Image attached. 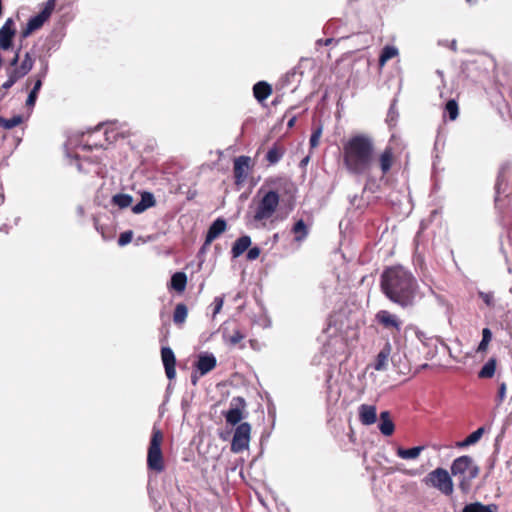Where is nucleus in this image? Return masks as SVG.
<instances>
[{"instance_id": "nucleus-49", "label": "nucleus", "mask_w": 512, "mask_h": 512, "mask_svg": "<svg viewBox=\"0 0 512 512\" xmlns=\"http://www.w3.org/2000/svg\"><path fill=\"white\" fill-rule=\"evenodd\" d=\"M505 396H506V384L504 382H502L499 385V390H498L499 401L502 402L504 400Z\"/></svg>"}, {"instance_id": "nucleus-3", "label": "nucleus", "mask_w": 512, "mask_h": 512, "mask_svg": "<svg viewBox=\"0 0 512 512\" xmlns=\"http://www.w3.org/2000/svg\"><path fill=\"white\" fill-rule=\"evenodd\" d=\"M432 84L436 87L438 97L442 101L441 106L443 107V125L439 127L434 143L435 158L438 159L444 156L446 150V132L444 125L448 114V97L444 70H437L435 72V75L432 77Z\"/></svg>"}, {"instance_id": "nucleus-10", "label": "nucleus", "mask_w": 512, "mask_h": 512, "mask_svg": "<svg viewBox=\"0 0 512 512\" xmlns=\"http://www.w3.org/2000/svg\"><path fill=\"white\" fill-rule=\"evenodd\" d=\"M423 482L429 486L438 489L443 494L448 495V471L443 468H437L430 472Z\"/></svg>"}, {"instance_id": "nucleus-1", "label": "nucleus", "mask_w": 512, "mask_h": 512, "mask_svg": "<svg viewBox=\"0 0 512 512\" xmlns=\"http://www.w3.org/2000/svg\"><path fill=\"white\" fill-rule=\"evenodd\" d=\"M417 282L411 272L401 266L386 269L381 276V289L386 297L401 307L412 305Z\"/></svg>"}, {"instance_id": "nucleus-16", "label": "nucleus", "mask_w": 512, "mask_h": 512, "mask_svg": "<svg viewBox=\"0 0 512 512\" xmlns=\"http://www.w3.org/2000/svg\"><path fill=\"white\" fill-rule=\"evenodd\" d=\"M392 352V345L389 341H386L382 349L377 354L374 363L372 364L373 368L376 371H386L389 364L390 355Z\"/></svg>"}, {"instance_id": "nucleus-27", "label": "nucleus", "mask_w": 512, "mask_h": 512, "mask_svg": "<svg viewBox=\"0 0 512 512\" xmlns=\"http://www.w3.org/2000/svg\"><path fill=\"white\" fill-rule=\"evenodd\" d=\"M423 450H424V446H416V447L409 448V449L399 447L396 450V454L401 459L410 460V459H416Z\"/></svg>"}, {"instance_id": "nucleus-7", "label": "nucleus", "mask_w": 512, "mask_h": 512, "mask_svg": "<svg viewBox=\"0 0 512 512\" xmlns=\"http://www.w3.org/2000/svg\"><path fill=\"white\" fill-rule=\"evenodd\" d=\"M56 6V0H47L43 9L35 16L31 17L26 27L22 30L23 38L28 37L34 31L40 29L43 24L50 18Z\"/></svg>"}, {"instance_id": "nucleus-44", "label": "nucleus", "mask_w": 512, "mask_h": 512, "mask_svg": "<svg viewBox=\"0 0 512 512\" xmlns=\"http://www.w3.org/2000/svg\"><path fill=\"white\" fill-rule=\"evenodd\" d=\"M459 108L458 104L454 99H450L449 102V118L450 121L455 120L458 117Z\"/></svg>"}, {"instance_id": "nucleus-57", "label": "nucleus", "mask_w": 512, "mask_h": 512, "mask_svg": "<svg viewBox=\"0 0 512 512\" xmlns=\"http://www.w3.org/2000/svg\"><path fill=\"white\" fill-rule=\"evenodd\" d=\"M332 41H333V39L328 38V39H326V40L324 41V45L328 46V45H330V44L332 43Z\"/></svg>"}, {"instance_id": "nucleus-12", "label": "nucleus", "mask_w": 512, "mask_h": 512, "mask_svg": "<svg viewBox=\"0 0 512 512\" xmlns=\"http://www.w3.org/2000/svg\"><path fill=\"white\" fill-rule=\"evenodd\" d=\"M246 403L242 397H234L230 402V408L224 413L226 422L231 425L238 424L243 418V410Z\"/></svg>"}, {"instance_id": "nucleus-20", "label": "nucleus", "mask_w": 512, "mask_h": 512, "mask_svg": "<svg viewBox=\"0 0 512 512\" xmlns=\"http://www.w3.org/2000/svg\"><path fill=\"white\" fill-rule=\"evenodd\" d=\"M359 419L364 425H372L377 420V410L374 405L362 404L359 406Z\"/></svg>"}, {"instance_id": "nucleus-53", "label": "nucleus", "mask_w": 512, "mask_h": 512, "mask_svg": "<svg viewBox=\"0 0 512 512\" xmlns=\"http://www.w3.org/2000/svg\"><path fill=\"white\" fill-rule=\"evenodd\" d=\"M209 245H206V241L204 242L203 246L199 250V254H204L207 250Z\"/></svg>"}, {"instance_id": "nucleus-37", "label": "nucleus", "mask_w": 512, "mask_h": 512, "mask_svg": "<svg viewBox=\"0 0 512 512\" xmlns=\"http://www.w3.org/2000/svg\"><path fill=\"white\" fill-rule=\"evenodd\" d=\"M23 122V118L20 115L13 116L10 119H5L0 116V127L10 130Z\"/></svg>"}, {"instance_id": "nucleus-54", "label": "nucleus", "mask_w": 512, "mask_h": 512, "mask_svg": "<svg viewBox=\"0 0 512 512\" xmlns=\"http://www.w3.org/2000/svg\"><path fill=\"white\" fill-rule=\"evenodd\" d=\"M450 50H456V41L452 40L449 44Z\"/></svg>"}, {"instance_id": "nucleus-56", "label": "nucleus", "mask_w": 512, "mask_h": 512, "mask_svg": "<svg viewBox=\"0 0 512 512\" xmlns=\"http://www.w3.org/2000/svg\"><path fill=\"white\" fill-rule=\"evenodd\" d=\"M191 381H192V383H193L194 385H196V383H197V381H198V377H197L196 375L192 374V376H191Z\"/></svg>"}, {"instance_id": "nucleus-29", "label": "nucleus", "mask_w": 512, "mask_h": 512, "mask_svg": "<svg viewBox=\"0 0 512 512\" xmlns=\"http://www.w3.org/2000/svg\"><path fill=\"white\" fill-rule=\"evenodd\" d=\"M379 162L382 173L386 174L391 169L393 163V153L391 148H386L382 152Z\"/></svg>"}, {"instance_id": "nucleus-4", "label": "nucleus", "mask_w": 512, "mask_h": 512, "mask_svg": "<svg viewBox=\"0 0 512 512\" xmlns=\"http://www.w3.org/2000/svg\"><path fill=\"white\" fill-rule=\"evenodd\" d=\"M479 474V467L474 463L472 457L463 455L456 458L450 466V476L460 477V488L467 492L471 488V481ZM453 491V483L450 478V493Z\"/></svg>"}, {"instance_id": "nucleus-26", "label": "nucleus", "mask_w": 512, "mask_h": 512, "mask_svg": "<svg viewBox=\"0 0 512 512\" xmlns=\"http://www.w3.org/2000/svg\"><path fill=\"white\" fill-rule=\"evenodd\" d=\"M484 431H485L484 427H479L477 430L472 432L464 440L456 442V444H455L456 447L465 448V447H468L470 445L477 443L480 440V438L482 437Z\"/></svg>"}, {"instance_id": "nucleus-25", "label": "nucleus", "mask_w": 512, "mask_h": 512, "mask_svg": "<svg viewBox=\"0 0 512 512\" xmlns=\"http://www.w3.org/2000/svg\"><path fill=\"white\" fill-rule=\"evenodd\" d=\"M498 506L496 504L484 505L481 502H474L466 505L462 512H497Z\"/></svg>"}, {"instance_id": "nucleus-58", "label": "nucleus", "mask_w": 512, "mask_h": 512, "mask_svg": "<svg viewBox=\"0 0 512 512\" xmlns=\"http://www.w3.org/2000/svg\"><path fill=\"white\" fill-rule=\"evenodd\" d=\"M308 160H309V158H308V157L304 158V159L302 160V164L307 163V162H308Z\"/></svg>"}, {"instance_id": "nucleus-8", "label": "nucleus", "mask_w": 512, "mask_h": 512, "mask_svg": "<svg viewBox=\"0 0 512 512\" xmlns=\"http://www.w3.org/2000/svg\"><path fill=\"white\" fill-rule=\"evenodd\" d=\"M251 434V426L249 423L244 422L237 426L235 429L232 442L231 451L233 453H240L249 447Z\"/></svg>"}, {"instance_id": "nucleus-43", "label": "nucleus", "mask_w": 512, "mask_h": 512, "mask_svg": "<svg viewBox=\"0 0 512 512\" xmlns=\"http://www.w3.org/2000/svg\"><path fill=\"white\" fill-rule=\"evenodd\" d=\"M321 135H322V127L320 126L317 129H315L313 131V133L311 134L310 146L312 148H315L318 146Z\"/></svg>"}, {"instance_id": "nucleus-6", "label": "nucleus", "mask_w": 512, "mask_h": 512, "mask_svg": "<svg viewBox=\"0 0 512 512\" xmlns=\"http://www.w3.org/2000/svg\"><path fill=\"white\" fill-rule=\"evenodd\" d=\"M279 201L280 197L277 192H266L256 206L254 220L261 222L271 218L277 210Z\"/></svg>"}, {"instance_id": "nucleus-50", "label": "nucleus", "mask_w": 512, "mask_h": 512, "mask_svg": "<svg viewBox=\"0 0 512 512\" xmlns=\"http://www.w3.org/2000/svg\"><path fill=\"white\" fill-rule=\"evenodd\" d=\"M19 51H20V49L17 50L15 56L10 61V66L12 68L18 67L17 64L19 62Z\"/></svg>"}, {"instance_id": "nucleus-9", "label": "nucleus", "mask_w": 512, "mask_h": 512, "mask_svg": "<svg viewBox=\"0 0 512 512\" xmlns=\"http://www.w3.org/2000/svg\"><path fill=\"white\" fill-rule=\"evenodd\" d=\"M461 74L465 79L477 82L488 74V70L482 67L481 59H473L462 63Z\"/></svg>"}, {"instance_id": "nucleus-17", "label": "nucleus", "mask_w": 512, "mask_h": 512, "mask_svg": "<svg viewBox=\"0 0 512 512\" xmlns=\"http://www.w3.org/2000/svg\"><path fill=\"white\" fill-rule=\"evenodd\" d=\"M216 363L217 361L213 354L201 353L198 356L196 368L200 372V375L203 376L213 370L216 366Z\"/></svg>"}, {"instance_id": "nucleus-39", "label": "nucleus", "mask_w": 512, "mask_h": 512, "mask_svg": "<svg viewBox=\"0 0 512 512\" xmlns=\"http://www.w3.org/2000/svg\"><path fill=\"white\" fill-rule=\"evenodd\" d=\"M223 338L226 343L234 346L242 341L245 338V335L241 331L235 330L231 335L223 332Z\"/></svg>"}, {"instance_id": "nucleus-40", "label": "nucleus", "mask_w": 512, "mask_h": 512, "mask_svg": "<svg viewBox=\"0 0 512 512\" xmlns=\"http://www.w3.org/2000/svg\"><path fill=\"white\" fill-rule=\"evenodd\" d=\"M33 59L32 57L30 56L29 53H26L25 56H24V59L22 60L21 64L18 66V68L25 74L27 75L31 69L33 68Z\"/></svg>"}, {"instance_id": "nucleus-11", "label": "nucleus", "mask_w": 512, "mask_h": 512, "mask_svg": "<svg viewBox=\"0 0 512 512\" xmlns=\"http://www.w3.org/2000/svg\"><path fill=\"white\" fill-rule=\"evenodd\" d=\"M376 322L384 329L389 330L392 335L401 331L402 321L395 314L387 310H380L375 315Z\"/></svg>"}, {"instance_id": "nucleus-14", "label": "nucleus", "mask_w": 512, "mask_h": 512, "mask_svg": "<svg viewBox=\"0 0 512 512\" xmlns=\"http://www.w3.org/2000/svg\"><path fill=\"white\" fill-rule=\"evenodd\" d=\"M15 34L14 21L12 18H8L0 28V48L2 50H9L11 48Z\"/></svg>"}, {"instance_id": "nucleus-60", "label": "nucleus", "mask_w": 512, "mask_h": 512, "mask_svg": "<svg viewBox=\"0 0 512 512\" xmlns=\"http://www.w3.org/2000/svg\"><path fill=\"white\" fill-rule=\"evenodd\" d=\"M438 45H445V41H439Z\"/></svg>"}, {"instance_id": "nucleus-13", "label": "nucleus", "mask_w": 512, "mask_h": 512, "mask_svg": "<svg viewBox=\"0 0 512 512\" xmlns=\"http://www.w3.org/2000/svg\"><path fill=\"white\" fill-rule=\"evenodd\" d=\"M250 161L251 159L248 156L235 158L233 170L236 185H241L246 181L250 171Z\"/></svg>"}, {"instance_id": "nucleus-55", "label": "nucleus", "mask_w": 512, "mask_h": 512, "mask_svg": "<svg viewBox=\"0 0 512 512\" xmlns=\"http://www.w3.org/2000/svg\"><path fill=\"white\" fill-rule=\"evenodd\" d=\"M295 117L291 118L289 121H288V127H293L294 123H295Z\"/></svg>"}, {"instance_id": "nucleus-52", "label": "nucleus", "mask_w": 512, "mask_h": 512, "mask_svg": "<svg viewBox=\"0 0 512 512\" xmlns=\"http://www.w3.org/2000/svg\"><path fill=\"white\" fill-rule=\"evenodd\" d=\"M414 263H415V265H419L420 267H422L423 259H422L421 255L417 254L415 256Z\"/></svg>"}, {"instance_id": "nucleus-34", "label": "nucleus", "mask_w": 512, "mask_h": 512, "mask_svg": "<svg viewBox=\"0 0 512 512\" xmlns=\"http://www.w3.org/2000/svg\"><path fill=\"white\" fill-rule=\"evenodd\" d=\"M284 155V149L274 145L272 148H270L266 154V159L270 164H276L278 163Z\"/></svg>"}, {"instance_id": "nucleus-45", "label": "nucleus", "mask_w": 512, "mask_h": 512, "mask_svg": "<svg viewBox=\"0 0 512 512\" xmlns=\"http://www.w3.org/2000/svg\"><path fill=\"white\" fill-rule=\"evenodd\" d=\"M8 77L16 83L19 79L25 76V74L18 68H11L8 70Z\"/></svg>"}, {"instance_id": "nucleus-35", "label": "nucleus", "mask_w": 512, "mask_h": 512, "mask_svg": "<svg viewBox=\"0 0 512 512\" xmlns=\"http://www.w3.org/2000/svg\"><path fill=\"white\" fill-rule=\"evenodd\" d=\"M188 309L185 304L179 303L176 305L174 314H173V321L175 324H183L187 318Z\"/></svg>"}, {"instance_id": "nucleus-30", "label": "nucleus", "mask_w": 512, "mask_h": 512, "mask_svg": "<svg viewBox=\"0 0 512 512\" xmlns=\"http://www.w3.org/2000/svg\"><path fill=\"white\" fill-rule=\"evenodd\" d=\"M398 49L392 45H386L383 47L380 57H379V65L383 67L387 61L396 57L398 55Z\"/></svg>"}, {"instance_id": "nucleus-5", "label": "nucleus", "mask_w": 512, "mask_h": 512, "mask_svg": "<svg viewBox=\"0 0 512 512\" xmlns=\"http://www.w3.org/2000/svg\"><path fill=\"white\" fill-rule=\"evenodd\" d=\"M163 441L162 432L156 427L153 428L152 436L147 454V466L150 470L160 473L164 470V459L161 450Z\"/></svg>"}, {"instance_id": "nucleus-51", "label": "nucleus", "mask_w": 512, "mask_h": 512, "mask_svg": "<svg viewBox=\"0 0 512 512\" xmlns=\"http://www.w3.org/2000/svg\"><path fill=\"white\" fill-rule=\"evenodd\" d=\"M15 83L13 82V80H11L9 77L8 79L2 84V88L7 90V89H10Z\"/></svg>"}, {"instance_id": "nucleus-24", "label": "nucleus", "mask_w": 512, "mask_h": 512, "mask_svg": "<svg viewBox=\"0 0 512 512\" xmlns=\"http://www.w3.org/2000/svg\"><path fill=\"white\" fill-rule=\"evenodd\" d=\"M379 430L385 436L392 435L395 430L394 423L391 420L390 413L388 411L380 413Z\"/></svg>"}, {"instance_id": "nucleus-31", "label": "nucleus", "mask_w": 512, "mask_h": 512, "mask_svg": "<svg viewBox=\"0 0 512 512\" xmlns=\"http://www.w3.org/2000/svg\"><path fill=\"white\" fill-rule=\"evenodd\" d=\"M496 359L490 358L478 372V377L482 379L492 378L496 370Z\"/></svg>"}, {"instance_id": "nucleus-42", "label": "nucleus", "mask_w": 512, "mask_h": 512, "mask_svg": "<svg viewBox=\"0 0 512 512\" xmlns=\"http://www.w3.org/2000/svg\"><path fill=\"white\" fill-rule=\"evenodd\" d=\"M132 238H133V232L131 230L123 232L120 234V236L118 238V245L125 246L132 241Z\"/></svg>"}, {"instance_id": "nucleus-18", "label": "nucleus", "mask_w": 512, "mask_h": 512, "mask_svg": "<svg viewBox=\"0 0 512 512\" xmlns=\"http://www.w3.org/2000/svg\"><path fill=\"white\" fill-rule=\"evenodd\" d=\"M47 71H48V65L45 64L43 66L41 72L38 74V78L36 79L32 90L28 94V97L26 100V106H28L29 108H33L36 103V100L38 97V92L40 91V89L42 87V79L45 78Z\"/></svg>"}, {"instance_id": "nucleus-47", "label": "nucleus", "mask_w": 512, "mask_h": 512, "mask_svg": "<svg viewBox=\"0 0 512 512\" xmlns=\"http://www.w3.org/2000/svg\"><path fill=\"white\" fill-rule=\"evenodd\" d=\"M224 300L222 297H215L213 301V317H215L222 309Z\"/></svg>"}, {"instance_id": "nucleus-2", "label": "nucleus", "mask_w": 512, "mask_h": 512, "mask_svg": "<svg viewBox=\"0 0 512 512\" xmlns=\"http://www.w3.org/2000/svg\"><path fill=\"white\" fill-rule=\"evenodd\" d=\"M343 160L351 174H367L374 163L372 138L364 134L351 137L343 146Z\"/></svg>"}, {"instance_id": "nucleus-28", "label": "nucleus", "mask_w": 512, "mask_h": 512, "mask_svg": "<svg viewBox=\"0 0 512 512\" xmlns=\"http://www.w3.org/2000/svg\"><path fill=\"white\" fill-rule=\"evenodd\" d=\"M187 276L184 272H176L171 277V287L177 292H183L186 288Z\"/></svg>"}, {"instance_id": "nucleus-59", "label": "nucleus", "mask_w": 512, "mask_h": 512, "mask_svg": "<svg viewBox=\"0 0 512 512\" xmlns=\"http://www.w3.org/2000/svg\"><path fill=\"white\" fill-rule=\"evenodd\" d=\"M394 106H395V104L393 103V104L391 105V107H390V110H389V111H394Z\"/></svg>"}, {"instance_id": "nucleus-22", "label": "nucleus", "mask_w": 512, "mask_h": 512, "mask_svg": "<svg viewBox=\"0 0 512 512\" xmlns=\"http://www.w3.org/2000/svg\"><path fill=\"white\" fill-rule=\"evenodd\" d=\"M251 245V238L248 235H243L238 238L232 246L231 254L233 258L241 256Z\"/></svg>"}, {"instance_id": "nucleus-33", "label": "nucleus", "mask_w": 512, "mask_h": 512, "mask_svg": "<svg viewBox=\"0 0 512 512\" xmlns=\"http://www.w3.org/2000/svg\"><path fill=\"white\" fill-rule=\"evenodd\" d=\"M292 231L295 234V240L298 242H301L302 240H304L308 235L307 226L302 219L298 220L294 224Z\"/></svg>"}, {"instance_id": "nucleus-15", "label": "nucleus", "mask_w": 512, "mask_h": 512, "mask_svg": "<svg viewBox=\"0 0 512 512\" xmlns=\"http://www.w3.org/2000/svg\"><path fill=\"white\" fill-rule=\"evenodd\" d=\"M161 357L167 378L170 380L174 379L176 376V359L173 350L170 347H163L161 349Z\"/></svg>"}, {"instance_id": "nucleus-32", "label": "nucleus", "mask_w": 512, "mask_h": 512, "mask_svg": "<svg viewBox=\"0 0 512 512\" xmlns=\"http://www.w3.org/2000/svg\"><path fill=\"white\" fill-rule=\"evenodd\" d=\"M111 202L112 204L118 206L120 209H124L131 206L133 197L129 194L119 193L112 197Z\"/></svg>"}, {"instance_id": "nucleus-48", "label": "nucleus", "mask_w": 512, "mask_h": 512, "mask_svg": "<svg viewBox=\"0 0 512 512\" xmlns=\"http://www.w3.org/2000/svg\"><path fill=\"white\" fill-rule=\"evenodd\" d=\"M416 336L425 345H434L437 342V339L426 338L424 332H421V331L416 332Z\"/></svg>"}, {"instance_id": "nucleus-46", "label": "nucleus", "mask_w": 512, "mask_h": 512, "mask_svg": "<svg viewBox=\"0 0 512 512\" xmlns=\"http://www.w3.org/2000/svg\"><path fill=\"white\" fill-rule=\"evenodd\" d=\"M261 253V250L259 247L255 246V247H252V248H248V252H247V259L250 260V261H253V260H256L259 255Z\"/></svg>"}, {"instance_id": "nucleus-19", "label": "nucleus", "mask_w": 512, "mask_h": 512, "mask_svg": "<svg viewBox=\"0 0 512 512\" xmlns=\"http://www.w3.org/2000/svg\"><path fill=\"white\" fill-rule=\"evenodd\" d=\"M227 228V223L223 218H217L210 225L206 234V245H210L217 237H219Z\"/></svg>"}, {"instance_id": "nucleus-61", "label": "nucleus", "mask_w": 512, "mask_h": 512, "mask_svg": "<svg viewBox=\"0 0 512 512\" xmlns=\"http://www.w3.org/2000/svg\"><path fill=\"white\" fill-rule=\"evenodd\" d=\"M509 291H510V293H512V287L510 288V290H509Z\"/></svg>"}, {"instance_id": "nucleus-36", "label": "nucleus", "mask_w": 512, "mask_h": 512, "mask_svg": "<svg viewBox=\"0 0 512 512\" xmlns=\"http://www.w3.org/2000/svg\"><path fill=\"white\" fill-rule=\"evenodd\" d=\"M424 277H425V278H426V280H427V281H429V283H430V284H429V287H430V289H431V292H432L433 294H435V295H436V297H437L440 301H444V296H442V295L438 294L436 290H439V291H443V290H445V284H446V283L444 282L443 284H440V283H438V282H437V280H436V279H434V278H433L432 276H430V275H426V274H424Z\"/></svg>"}, {"instance_id": "nucleus-41", "label": "nucleus", "mask_w": 512, "mask_h": 512, "mask_svg": "<svg viewBox=\"0 0 512 512\" xmlns=\"http://www.w3.org/2000/svg\"><path fill=\"white\" fill-rule=\"evenodd\" d=\"M479 298L485 303V305L489 308H493L495 306V299L493 292H484L478 291Z\"/></svg>"}, {"instance_id": "nucleus-21", "label": "nucleus", "mask_w": 512, "mask_h": 512, "mask_svg": "<svg viewBox=\"0 0 512 512\" xmlns=\"http://www.w3.org/2000/svg\"><path fill=\"white\" fill-rule=\"evenodd\" d=\"M156 205V200L154 195L151 192L144 191L141 193V200L132 206V212L134 214H141L146 211L148 208H151Z\"/></svg>"}, {"instance_id": "nucleus-38", "label": "nucleus", "mask_w": 512, "mask_h": 512, "mask_svg": "<svg viewBox=\"0 0 512 512\" xmlns=\"http://www.w3.org/2000/svg\"><path fill=\"white\" fill-rule=\"evenodd\" d=\"M492 339V332L489 328H484L482 330V340L480 341L477 351L485 352L488 348V345Z\"/></svg>"}, {"instance_id": "nucleus-23", "label": "nucleus", "mask_w": 512, "mask_h": 512, "mask_svg": "<svg viewBox=\"0 0 512 512\" xmlns=\"http://www.w3.org/2000/svg\"><path fill=\"white\" fill-rule=\"evenodd\" d=\"M272 93V87L265 81L257 82L253 87L254 97L262 102L266 100Z\"/></svg>"}]
</instances>
